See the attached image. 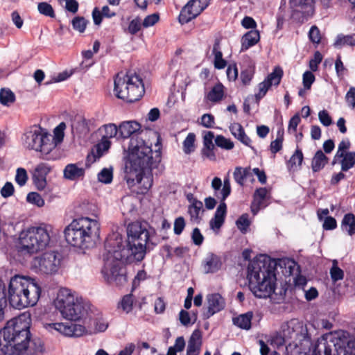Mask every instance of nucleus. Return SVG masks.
I'll return each mask as SVG.
<instances>
[{
    "instance_id": "1",
    "label": "nucleus",
    "mask_w": 355,
    "mask_h": 355,
    "mask_svg": "<svg viewBox=\"0 0 355 355\" xmlns=\"http://www.w3.org/2000/svg\"><path fill=\"white\" fill-rule=\"evenodd\" d=\"M155 234V230L147 223L135 221L127 227L126 247L123 245L122 237L119 235L107 238L101 269L105 280L117 286H123L127 282L123 263L141 261L147 252L156 245L153 242Z\"/></svg>"
},
{
    "instance_id": "2",
    "label": "nucleus",
    "mask_w": 355,
    "mask_h": 355,
    "mask_svg": "<svg viewBox=\"0 0 355 355\" xmlns=\"http://www.w3.org/2000/svg\"><path fill=\"white\" fill-rule=\"evenodd\" d=\"M161 162V152H153L141 137L134 135L128 146V159L125 166V176L129 187L142 179L141 173L146 170L157 168Z\"/></svg>"
},
{
    "instance_id": "3",
    "label": "nucleus",
    "mask_w": 355,
    "mask_h": 355,
    "mask_svg": "<svg viewBox=\"0 0 355 355\" xmlns=\"http://www.w3.org/2000/svg\"><path fill=\"white\" fill-rule=\"evenodd\" d=\"M275 261L265 255H260L249 263L247 275L249 287L257 297H268L275 291Z\"/></svg>"
},
{
    "instance_id": "4",
    "label": "nucleus",
    "mask_w": 355,
    "mask_h": 355,
    "mask_svg": "<svg viewBox=\"0 0 355 355\" xmlns=\"http://www.w3.org/2000/svg\"><path fill=\"white\" fill-rule=\"evenodd\" d=\"M42 288L38 281L30 276L15 275L10 279L8 297L10 304L18 309L35 306L38 302Z\"/></svg>"
},
{
    "instance_id": "5",
    "label": "nucleus",
    "mask_w": 355,
    "mask_h": 355,
    "mask_svg": "<svg viewBox=\"0 0 355 355\" xmlns=\"http://www.w3.org/2000/svg\"><path fill=\"white\" fill-rule=\"evenodd\" d=\"M31 313L27 311L8 321L0 331V349L6 353L10 346L18 355L23 354L24 342L31 336Z\"/></svg>"
},
{
    "instance_id": "6",
    "label": "nucleus",
    "mask_w": 355,
    "mask_h": 355,
    "mask_svg": "<svg viewBox=\"0 0 355 355\" xmlns=\"http://www.w3.org/2000/svg\"><path fill=\"white\" fill-rule=\"evenodd\" d=\"M67 242L80 249L95 246L100 237V225L95 219L80 217L71 221L64 229Z\"/></svg>"
},
{
    "instance_id": "7",
    "label": "nucleus",
    "mask_w": 355,
    "mask_h": 355,
    "mask_svg": "<svg viewBox=\"0 0 355 355\" xmlns=\"http://www.w3.org/2000/svg\"><path fill=\"white\" fill-rule=\"evenodd\" d=\"M21 141L25 148L40 152L44 159L55 160L59 157L58 150L55 149L51 134L39 125L30 127L22 135Z\"/></svg>"
},
{
    "instance_id": "8",
    "label": "nucleus",
    "mask_w": 355,
    "mask_h": 355,
    "mask_svg": "<svg viewBox=\"0 0 355 355\" xmlns=\"http://www.w3.org/2000/svg\"><path fill=\"white\" fill-rule=\"evenodd\" d=\"M115 95L129 103L139 100L145 92L142 79L135 73H118L114 79Z\"/></svg>"
},
{
    "instance_id": "9",
    "label": "nucleus",
    "mask_w": 355,
    "mask_h": 355,
    "mask_svg": "<svg viewBox=\"0 0 355 355\" xmlns=\"http://www.w3.org/2000/svg\"><path fill=\"white\" fill-rule=\"evenodd\" d=\"M54 304L62 317L69 320H78L87 311L82 297L67 288L58 291Z\"/></svg>"
},
{
    "instance_id": "10",
    "label": "nucleus",
    "mask_w": 355,
    "mask_h": 355,
    "mask_svg": "<svg viewBox=\"0 0 355 355\" xmlns=\"http://www.w3.org/2000/svg\"><path fill=\"white\" fill-rule=\"evenodd\" d=\"M21 248L28 253H35L46 248L50 242V235L45 227H32L19 234Z\"/></svg>"
},
{
    "instance_id": "11",
    "label": "nucleus",
    "mask_w": 355,
    "mask_h": 355,
    "mask_svg": "<svg viewBox=\"0 0 355 355\" xmlns=\"http://www.w3.org/2000/svg\"><path fill=\"white\" fill-rule=\"evenodd\" d=\"M21 248L28 253H35L46 248L50 242V235L45 227H32L19 234Z\"/></svg>"
},
{
    "instance_id": "12",
    "label": "nucleus",
    "mask_w": 355,
    "mask_h": 355,
    "mask_svg": "<svg viewBox=\"0 0 355 355\" xmlns=\"http://www.w3.org/2000/svg\"><path fill=\"white\" fill-rule=\"evenodd\" d=\"M61 255L55 251L46 252L35 257L31 263V268L35 272L46 275L56 273L61 265Z\"/></svg>"
},
{
    "instance_id": "13",
    "label": "nucleus",
    "mask_w": 355,
    "mask_h": 355,
    "mask_svg": "<svg viewBox=\"0 0 355 355\" xmlns=\"http://www.w3.org/2000/svg\"><path fill=\"white\" fill-rule=\"evenodd\" d=\"M313 355H346L345 340L337 339L332 343L324 339L318 340Z\"/></svg>"
},
{
    "instance_id": "14",
    "label": "nucleus",
    "mask_w": 355,
    "mask_h": 355,
    "mask_svg": "<svg viewBox=\"0 0 355 355\" xmlns=\"http://www.w3.org/2000/svg\"><path fill=\"white\" fill-rule=\"evenodd\" d=\"M210 0H190L182 9L179 21L187 24L198 17L209 4Z\"/></svg>"
},
{
    "instance_id": "15",
    "label": "nucleus",
    "mask_w": 355,
    "mask_h": 355,
    "mask_svg": "<svg viewBox=\"0 0 355 355\" xmlns=\"http://www.w3.org/2000/svg\"><path fill=\"white\" fill-rule=\"evenodd\" d=\"M44 327L51 334L58 332L69 337H79L85 332L83 326L71 322L46 323L44 324Z\"/></svg>"
},
{
    "instance_id": "16",
    "label": "nucleus",
    "mask_w": 355,
    "mask_h": 355,
    "mask_svg": "<svg viewBox=\"0 0 355 355\" xmlns=\"http://www.w3.org/2000/svg\"><path fill=\"white\" fill-rule=\"evenodd\" d=\"M283 76V70L279 67L274 68L273 71L269 73L267 77L258 85V92L255 94V99L258 103L267 94L271 86H277L279 85Z\"/></svg>"
},
{
    "instance_id": "17",
    "label": "nucleus",
    "mask_w": 355,
    "mask_h": 355,
    "mask_svg": "<svg viewBox=\"0 0 355 355\" xmlns=\"http://www.w3.org/2000/svg\"><path fill=\"white\" fill-rule=\"evenodd\" d=\"M207 309L203 313L205 318H209L222 311L225 306L224 298L219 293L208 294L206 297Z\"/></svg>"
},
{
    "instance_id": "18",
    "label": "nucleus",
    "mask_w": 355,
    "mask_h": 355,
    "mask_svg": "<svg viewBox=\"0 0 355 355\" xmlns=\"http://www.w3.org/2000/svg\"><path fill=\"white\" fill-rule=\"evenodd\" d=\"M270 195L268 190L265 187L257 189L253 195V200L251 203L250 209L254 215H256L259 211L267 206V200Z\"/></svg>"
},
{
    "instance_id": "19",
    "label": "nucleus",
    "mask_w": 355,
    "mask_h": 355,
    "mask_svg": "<svg viewBox=\"0 0 355 355\" xmlns=\"http://www.w3.org/2000/svg\"><path fill=\"white\" fill-rule=\"evenodd\" d=\"M289 4L293 13H301L303 17L313 14L314 0H290Z\"/></svg>"
},
{
    "instance_id": "20",
    "label": "nucleus",
    "mask_w": 355,
    "mask_h": 355,
    "mask_svg": "<svg viewBox=\"0 0 355 355\" xmlns=\"http://www.w3.org/2000/svg\"><path fill=\"white\" fill-rule=\"evenodd\" d=\"M141 128V125L136 121H130L122 122L119 126V135L122 138H130L136 135L141 137V132L136 133Z\"/></svg>"
},
{
    "instance_id": "21",
    "label": "nucleus",
    "mask_w": 355,
    "mask_h": 355,
    "mask_svg": "<svg viewBox=\"0 0 355 355\" xmlns=\"http://www.w3.org/2000/svg\"><path fill=\"white\" fill-rule=\"evenodd\" d=\"M227 213V205L225 202H220L218 206L214 216L211 219L209 225L213 230H219L225 222Z\"/></svg>"
},
{
    "instance_id": "22",
    "label": "nucleus",
    "mask_w": 355,
    "mask_h": 355,
    "mask_svg": "<svg viewBox=\"0 0 355 355\" xmlns=\"http://www.w3.org/2000/svg\"><path fill=\"white\" fill-rule=\"evenodd\" d=\"M24 344L26 347L23 350V354L26 355H36L44 351L42 341L38 338L31 339V335L24 342Z\"/></svg>"
},
{
    "instance_id": "23",
    "label": "nucleus",
    "mask_w": 355,
    "mask_h": 355,
    "mask_svg": "<svg viewBox=\"0 0 355 355\" xmlns=\"http://www.w3.org/2000/svg\"><path fill=\"white\" fill-rule=\"evenodd\" d=\"M232 135L247 146H250L251 139L246 135L243 128L239 123H233L230 126Z\"/></svg>"
},
{
    "instance_id": "24",
    "label": "nucleus",
    "mask_w": 355,
    "mask_h": 355,
    "mask_svg": "<svg viewBox=\"0 0 355 355\" xmlns=\"http://www.w3.org/2000/svg\"><path fill=\"white\" fill-rule=\"evenodd\" d=\"M222 263L219 257L216 254H209L204 261V269L206 273L216 272L221 267Z\"/></svg>"
},
{
    "instance_id": "25",
    "label": "nucleus",
    "mask_w": 355,
    "mask_h": 355,
    "mask_svg": "<svg viewBox=\"0 0 355 355\" xmlns=\"http://www.w3.org/2000/svg\"><path fill=\"white\" fill-rule=\"evenodd\" d=\"M84 174L85 169L76 164H69L64 169V177L70 180H75L83 177Z\"/></svg>"
},
{
    "instance_id": "26",
    "label": "nucleus",
    "mask_w": 355,
    "mask_h": 355,
    "mask_svg": "<svg viewBox=\"0 0 355 355\" xmlns=\"http://www.w3.org/2000/svg\"><path fill=\"white\" fill-rule=\"evenodd\" d=\"M260 39L259 32L257 30H251L245 33L241 40V49L247 50L250 47L255 45Z\"/></svg>"
},
{
    "instance_id": "27",
    "label": "nucleus",
    "mask_w": 355,
    "mask_h": 355,
    "mask_svg": "<svg viewBox=\"0 0 355 355\" xmlns=\"http://www.w3.org/2000/svg\"><path fill=\"white\" fill-rule=\"evenodd\" d=\"M252 312L249 311L233 318V324L238 327L248 330L251 327Z\"/></svg>"
},
{
    "instance_id": "28",
    "label": "nucleus",
    "mask_w": 355,
    "mask_h": 355,
    "mask_svg": "<svg viewBox=\"0 0 355 355\" xmlns=\"http://www.w3.org/2000/svg\"><path fill=\"white\" fill-rule=\"evenodd\" d=\"M328 162L327 157L319 150L313 156L311 162V168L313 172H318L322 169Z\"/></svg>"
},
{
    "instance_id": "29",
    "label": "nucleus",
    "mask_w": 355,
    "mask_h": 355,
    "mask_svg": "<svg viewBox=\"0 0 355 355\" xmlns=\"http://www.w3.org/2000/svg\"><path fill=\"white\" fill-rule=\"evenodd\" d=\"M341 227L347 232L348 234L352 236L355 234V216L349 213L344 216Z\"/></svg>"
},
{
    "instance_id": "30",
    "label": "nucleus",
    "mask_w": 355,
    "mask_h": 355,
    "mask_svg": "<svg viewBox=\"0 0 355 355\" xmlns=\"http://www.w3.org/2000/svg\"><path fill=\"white\" fill-rule=\"evenodd\" d=\"M201 344L200 331L199 330H195L189 340L187 351H200Z\"/></svg>"
},
{
    "instance_id": "31",
    "label": "nucleus",
    "mask_w": 355,
    "mask_h": 355,
    "mask_svg": "<svg viewBox=\"0 0 355 355\" xmlns=\"http://www.w3.org/2000/svg\"><path fill=\"white\" fill-rule=\"evenodd\" d=\"M224 95L223 86L218 83L213 87L211 91L207 94V98L214 103L220 101Z\"/></svg>"
},
{
    "instance_id": "32",
    "label": "nucleus",
    "mask_w": 355,
    "mask_h": 355,
    "mask_svg": "<svg viewBox=\"0 0 355 355\" xmlns=\"http://www.w3.org/2000/svg\"><path fill=\"white\" fill-rule=\"evenodd\" d=\"M340 158H342L340 164L343 171H347L355 165V152H347Z\"/></svg>"
},
{
    "instance_id": "33",
    "label": "nucleus",
    "mask_w": 355,
    "mask_h": 355,
    "mask_svg": "<svg viewBox=\"0 0 355 355\" xmlns=\"http://www.w3.org/2000/svg\"><path fill=\"white\" fill-rule=\"evenodd\" d=\"M213 53L214 55V67L218 69H224L227 65V62L223 58V53L220 51L219 44L215 43L213 46Z\"/></svg>"
},
{
    "instance_id": "34",
    "label": "nucleus",
    "mask_w": 355,
    "mask_h": 355,
    "mask_svg": "<svg viewBox=\"0 0 355 355\" xmlns=\"http://www.w3.org/2000/svg\"><path fill=\"white\" fill-rule=\"evenodd\" d=\"M66 128V124L64 122H61L53 130V136L51 135V139L55 144V149L58 144H60L64 139V131Z\"/></svg>"
},
{
    "instance_id": "35",
    "label": "nucleus",
    "mask_w": 355,
    "mask_h": 355,
    "mask_svg": "<svg viewBox=\"0 0 355 355\" xmlns=\"http://www.w3.org/2000/svg\"><path fill=\"white\" fill-rule=\"evenodd\" d=\"M250 168H242L241 166L236 167L233 173L234 179L236 182L240 186H243L244 184L245 180L250 173Z\"/></svg>"
},
{
    "instance_id": "36",
    "label": "nucleus",
    "mask_w": 355,
    "mask_h": 355,
    "mask_svg": "<svg viewBox=\"0 0 355 355\" xmlns=\"http://www.w3.org/2000/svg\"><path fill=\"white\" fill-rule=\"evenodd\" d=\"M195 141L196 135L193 132L189 133L182 143V149L186 155H189L195 151Z\"/></svg>"
},
{
    "instance_id": "37",
    "label": "nucleus",
    "mask_w": 355,
    "mask_h": 355,
    "mask_svg": "<svg viewBox=\"0 0 355 355\" xmlns=\"http://www.w3.org/2000/svg\"><path fill=\"white\" fill-rule=\"evenodd\" d=\"M303 153L301 150L297 148L294 154L290 158L288 162V167L290 170H295L300 167L303 161Z\"/></svg>"
},
{
    "instance_id": "38",
    "label": "nucleus",
    "mask_w": 355,
    "mask_h": 355,
    "mask_svg": "<svg viewBox=\"0 0 355 355\" xmlns=\"http://www.w3.org/2000/svg\"><path fill=\"white\" fill-rule=\"evenodd\" d=\"M15 101V95L10 89L3 88L0 90V103L3 105L9 106Z\"/></svg>"
},
{
    "instance_id": "39",
    "label": "nucleus",
    "mask_w": 355,
    "mask_h": 355,
    "mask_svg": "<svg viewBox=\"0 0 355 355\" xmlns=\"http://www.w3.org/2000/svg\"><path fill=\"white\" fill-rule=\"evenodd\" d=\"M134 302L135 297L132 294L125 295L121 299L119 308H121L126 313H129L132 309Z\"/></svg>"
},
{
    "instance_id": "40",
    "label": "nucleus",
    "mask_w": 355,
    "mask_h": 355,
    "mask_svg": "<svg viewBox=\"0 0 355 355\" xmlns=\"http://www.w3.org/2000/svg\"><path fill=\"white\" fill-rule=\"evenodd\" d=\"M5 285L0 279V322L5 319V309L7 307V302L5 297Z\"/></svg>"
},
{
    "instance_id": "41",
    "label": "nucleus",
    "mask_w": 355,
    "mask_h": 355,
    "mask_svg": "<svg viewBox=\"0 0 355 355\" xmlns=\"http://www.w3.org/2000/svg\"><path fill=\"white\" fill-rule=\"evenodd\" d=\"M334 46L336 47H340L342 46H355V35L338 36Z\"/></svg>"
},
{
    "instance_id": "42",
    "label": "nucleus",
    "mask_w": 355,
    "mask_h": 355,
    "mask_svg": "<svg viewBox=\"0 0 355 355\" xmlns=\"http://www.w3.org/2000/svg\"><path fill=\"white\" fill-rule=\"evenodd\" d=\"M215 144L223 149L231 150L234 148V143L223 135H217L215 138Z\"/></svg>"
},
{
    "instance_id": "43",
    "label": "nucleus",
    "mask_w": 355,
    "mask_h": 355,
    "mask_svg": "<svg viewBox=\"0 0 355 355\" xmlns=\"http://www.w3.org/2000/svg\"><path fill=\"white\" fill-rule=\"evenodd\" d=\"M113 171L112 168H104L98 174V180L104 184H110L112 181Z\"/></svg>"
},
{
    "instance_id": "44",
    "label": "nucleus",
    "mask_w": 355,
    "mask_h": 355,
    "mask_svg": "<svg viewBox=\"0 0 355 355\" xmlns=\"http://www.w3.org/2000/svg\"><path fill=\"white\" fill-rule=\"evenodd\" d=\"M338 263L336 260H334L333 266L330 269V275L332 281L334 282H336L339 280H341L344 277V272L342 269H340L338 266Z\"/></svg>"
},
{
    "instance_id": "45",
    "label": "nucleus",
    "mask_w": 355,
    "mask_h": 355,
    "mask_svg": "<svg viewBox=\"0 0 355 355\" xmlns=\"http://www.w3.org/2000/svg\"><path fill=\"white\" fill-rule=\"evenodd\" d=\"M37 9L40 14L49 17L51 18L55 17V12L51 5L47 2H40L37 5Z\"/></svg>"
},
{
    "instance_id": "46",
    "label": "nucleus",
    "mask_w": 355,
    "mask_h": 355,
    "mask_svg": "<svg viewBox=\"0 0 355 355\" xmlns=\"http://www.w3.org/2000/svg\"><path fill=\"white\" fill-rule=\"evenodd\" d=\"M71 127L73 130H76L79 133H87L89 131L87 120L83 118L76 120Z\"/></svg>"
},
{
    "instance_id": "47",
    "label": "nucleus",
    "mask_w": 355,
    "mask_h": 355,
    "mask_svg": "<svg viewBox=\"0 0 355 355\" xmlns=\"http://www.w3.org/2000/svg\"><path fill=\"white\" fill-rule=\"evenodd\" d=\"M105 131L103 137L107 139L116 137L119 134V128L114 123H109L103 125Z\"/></svg>"
},
{
    "instance_id": "48",
    "label": "nucleus",
    "mask_w": 355,
    "mask_h": 355,
    "mask_svg": "<svg viewBox=\"0 0 355 355\" xmlns=\"http://www.w3.org/2000/svg\"><path fill=\"white\" fill-rule=\"evenodd\" d=\"M26 200L33 205L42 207L44 205V200L42 196L36 192H31L26 196Z\"/></svg>"
},
{
    "instance_id": "49",
    "label": "nucleus",
    "mask_w": 355,
    "mask_h": 355,
    "mask_svg": "<svg viewBox=\"0 0 355 355\" xmlns=\"http://www.w3.org/2000/svg\"><path fill=\"white\" fill-rule=\"evenodd\" d=\"M202 208V202L195 200L189 207V213L192 219H198L200 212Z\"/></svg>"
},
{
    "instance_id": "50",
    "label": "nucleus",
    "mask_w": 355,
    "mask_h": 355,
    "mask_svg": "<svg viewBox=\"0 0 355 355\" xmlns=\"http://www.w3.org/2000/svg\"><path fill=\"white\" fill-rule=\"evenodd\" d=\"M51 168L45 163H40L36 166L33 171L34 176L43 177L46 178V175L50 172Z\"/></svg>"
},
{
    "instance_id": "51",
    "label": "nucleus",
    "mask_w": 355,
    "mask_h": 355,
    "mask_svg": "<svg viewBox=\"0 0 355 355\" xmlns=\"http://www.w3.org/2000/svg\"><path fill=\"white\" fill-rule=\"evenodd\" d=\"M87 21L83 17H76L72 20V26L73 29L83 33L86 28Z\"/></svg>"
},
{
    "instance_id": "52",
    "label": "nucleus",
    "mask_w": 355,
    "mask_h": 355,
    "mask_svg": "<svg viewBox=\"0 0 355 355\" xmlns=\"http://www.w3.org/2000/svg\"><path fill=\"white\" fill-rule=\"evenodd\" d=\"M254 76V70L252 67H248L241 72L240 78L244 85H248L250 83Z\"/></svg>"
},
{
    "instance_id": "53",
    "label": "nucleus",
    "mask_w": 355,
    "mask_h": 355,
    "mask_svg": "<svg viewBox=\"0 0 355 355\" xmlns=\"http://www.w3.org/2000/svg\"><path fill=\"white\" fill-rule=\"evenodd\" d=\"M236 224L238 229L240 230L242 232H245L250 225V222L248 218V214H242L236 220Z\"/></svg>"
},
{
    "instance_id": "54",
    "label": "nucleus",
    "mask_w": 355,
    "mask_h": 355,
    "mask_svg": "<svg viewBox=\"0 0 355 355\" xmlns=\"http://www.w3.org/2000/svg\"><path fill=\"white\" fill-rule=\"evenodd\" d=\"M28 180L26 171L23 168H18L16 171L15 182L19 186H24Z\"/></svg>"
},
{
    "instance_id": "55",
    "label": "nucleus",
    "mask_w": 355,
    "mask_h": 355,
    "mask_svg": "<svg viewBox=\"0 0 355 355\" xmlns=\"http://www.w3.org/2000/svg\"><path fill=\"white\" fill-rule=\"evenodd\" d=\"M350 147V142L348 140H343L340 142L338 147V150L335 155L334 160L338 158H340L342 156L346 153L345 150L349 149ZM335 163V161L333 162V164Z\"/></svg>"
},
{
    "instance_id": "56",
    "label": "nucleus",
    "mask_w": 355,
    "mask_h": 355,
    "mask_svg": "<svg viewBox=\"0 0 355 355\" xmlns=\"http://www.w3.org/2000/svg\"><path fill=\"white\" fill-rule=\"evenodd\" d=\"M214 134L211 131H207L203 136V148H215L213 143Z\"/></svg>"
},
{
    "instance_id": "57",
    "label": "nucleus",
    "mask_w": 355,
    "mask_h": 355,
    "mask_svg": "<svg viewBox=\"0 0 355 355\" xmlns=\"http://www.w3.org/2000/svg\"><path fill=\"white\" fill-rule=\"evenodd\" d=\"M322 55L319 51H315L313 58L309 61V68L312 71H316L318 69V64L322 62Z\"/></svg>"
},
{
    "instance_id": "58",
    "label": "nucleus",
    "mask_w": 355,
    "mask_h": 355,
    "mask_svg": "<svg viewBox=\"0 0 355 355\" xmlns=\"http://www.w3.org/2000/svg\"><path fill=\"white\" fill-rule=\"evenodd\" d=\"M309 37L310 40L314 44H319L320 42V32L316 26H313L311 27L309 32Z\"/></svg>"
},
{
    "instance_id": "59",
    "label": "nucleus",
    "mask_w": 355,
    "mask_h": 355,
    "mask_svg": "<svg viewBox=\"0 0 355 355\" xmlns=\"http://www.w3.org/2000/svg\"><path fill=\"white\" fill-rule=\"evenodd\" d=\"M231 193V186L230 178L228 177L225 178L223 180V186L221 190V198L220 202H225V199L230 196Z\"/></svg>"
},
{
    "instance_id": "60",
    "label": "nucleus",
    "mask_w": 355,
    "mask_h": 355,
    "mask_svg": "<svg viewBox=\"0 0 355 355\" xmlns=\"http://www.w3.org/2000/svg\"><path fill=\"white\" fill-rule=\"evenodd\" d=\"M141 27V19L139 17H136L135 19H132L130 22L128 28V31L130 34L135 35L139 31H140Z\"/></svg>"
},
{
    "instance_id": "61",
    "label": "nucleus",
    "mask_w": 355,
    "mask_h": 355,
    "mask_svg": "<svg viewBox=\"0 0 355 355\" xmlns=\"http://www.w3.org/2000/svg\"><path fill=\"white\" fill-rule=\"evenodd\" d=\"M185 220L182 216L177 218L174 221L173 231L175 234L180 235L185 227Z\"/></svg>"
},
{
    "instance_id": "62",
    "label": "nucleus",
    "mask_w": 355,
    "mask_h": 355,
    "mask_svg": "<svg viewBox=\"0 0 355 355\" xmlns=\"http://www.w3.org/2000/svg\"><path fill=\"white\" fill-rule=\"evenodd\" d=\"M315 81V76L311 71H306L303 74V85L306 89H309Z\"/></svg>"
},
{
    "instance_id": "63",
    "label": "nucleus",
    "mask_w": 355,
    "mask_h": 355,
    "mask_svg": "<svg viewBox=\"0 0 355 355\" xmlns=\"http://www.w3.org/2000/svg\"><path fill=\"white\" fill-rule=\"evenodd\" d=\"M318 118L320 123L324 126H329L332 123V119L329 116L328 112L325 110H321L318 113Z\"/></svg>"
},
{
    "instance_id": "64",
    "label": "nucleus",
    "mask_w": 355,
    "mask_h": 355,
    "mask_svg": "<svg viewBox=\"0 0 355 355\" xmlns=\"http://www.w3.org/2000/svg\"><path fill=\"white\" fill-rule=\"evenodd\" d=\"M347 105L352 108L355 107V87H351L345 95Z\"/></svg>"
}]
</instances>
